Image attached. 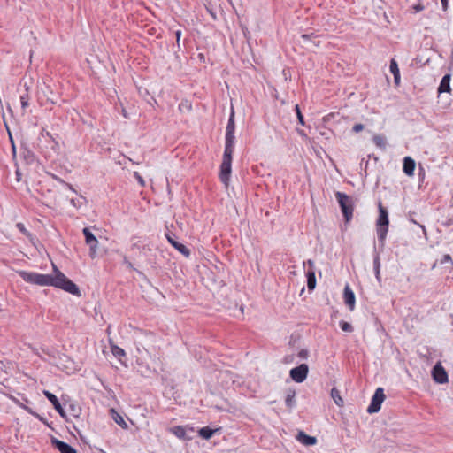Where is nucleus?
Returning <instances> with one entry per match:
<instances>
[{
    "label": "nucleus",
    "mask_w": 453,
    "mask_h": 453,
    "mask_svg": "<svg viewBox=\"0 0 453 453\" xmlns=\"http://www.w3.org/2000/svg\"><path fill=\"white\" fill-rule=\"evenodd\" d=\"M53 273L42 274L32 272L19 271V275L28 283L35 284L38 286H51L60 288L73 296H80L81 291L79 287L69 280L52 262Z\"/></svg>",
    "instance_id": "obj_1"
},
{
    "label": "nucleus",
    "mask_w": 453,
    "mask_h": 453,
    "mask_svg": "<svg viewBox=\"0 0 453 453\" xmlns=\"http://www.w3.org/2000/svg\"><path fill=\"white\" fill-rule=\"evenodd\" d=\"M334 196L339 203L345 222L349 223L353 218L356 199L341 191H336Z\"/></svg>",
    "instance_id": "obj_2"
},
{
    "label": "nucleus",
    "mask_w": 453,
    "mask_h": 453,
    "mask_svg": "<svg viewBox=\"0 0 453 453\" xmlns=\"http://www.w3.org/2000/svg\"><path fill=\"white\" fill-rule=\"evenodd\" d=\"M378 207L379 217L376 221V230L379 241L383 242L388 231V210L381 204L380 202L379 203Z\"/></svg>",
    "instance_id": "obj_3"
},
{
    "label": "nucleus",
    "mask_w": 453,
    "mask_h": 453,
    "mask_svg": "<svg viewBox=\"0 0 453 453\" xmlns=\"http://www.w3.org/2000/svg\"><path fill=\"white\" fill-rule=\"evenodd\" d=\"M234 148H225L223 154V160L220 165V173L219 178L220 180L227 186L228 181L230 180V175L232 172V160H233V153Z\"/></svg>",
    "instance_id": "obj_4"
},
{
    "label": "nucleus",
    "mask_w": 453,
    "mask_h": 453,
    "mask_svg": "<svg viewBox=\"0 0 453 453\" xmlns=\"http://www.w3.org/2000/svg\"><path fill=\"white\" fill-rule=\"evenodd\" d=\"M234 110H231V113L228 119V122L226 128V136H225V148H234Z\"/></svg>",
    "instance_id": "obj_5"
},
{
    "label": "nucleus",
    "mask_w": 453,
    "mask_h": 453,
    "mask_svg": "<svg viewBox=\"0 0 453 453\" xmlns=\"http://www.w3.org/2000/svg\"><path fill=\"white\" fill-rule=\"evenodd\" d=\"M385 399V394L382 388H378L372 398L371 403L367 408V412L370 414L376 413L380 410L381 403Z\"/></svg>",
    "instance_id": "obj_6"
},
{
    "label": "nucleus",
    "mask_w": 453,
    "mask_h": 453,
    "mask_svg": "<svg viewBox=\"0 0 453 453\" xmlns=\"http://www.w3.org/2000/svg\"><path fill=\"white\" fill-rule=\"evenodd\" d=\"M303 268L307 277V287L310 291L316 288V276L314 269V262L311 259H308L303 262Z\"/></svg>",
    "instance_id": "obj_7"
},
{
    "label": "nucleus",
    "mask_w": 453,
    "mask_h": 453,
    "mask_svg": "<svg viewBox=\"0 0 453 453\" xmlns=\"http://www.w3.org/2000/svg\"><path fill=\"white\" fill-rule=\"evenodd\" d=\"M308 372V365L306 364H301L300 365L291 369L289 374L294 381L302 383L306 380Z\"/></svg>",
    "instance_id": "obj_8"
},
{
    "label": "nucleus",
    "mask_w": 453,
    "mask_h": 453,
    "mask_svg": "<svg viewBox=\"0 0 453 453\" xmlns=\"http://www.w3.org/2000/svg\"><path fill=\"white\" fill-rule=\"evenodd\" d=\"M43 395L51 403V404L53 405L54 409L58 412V414L62 418H66V412L64 410V408L62 407L61 403H59L58 397L54 394L50 393L48 390H44L43 391Z\"/></svg>",
    "instance_id": "obj_9"
},
{
    "label": "nucleus",
    "mask_w": 453,
    "mask_h": 453,
    "mask_svg": "<svg viewBox=\"0 0 453 453\" xmlns=\"http://www.w3.org/2000/svg\"><path fill=\"white\" fill-rule=\"evenodd\" d=\"M432 376L437 383L443 384L448 381V374L440 364L434 366Z\"/></svg>",
    "instance_id": "obj_10"
},
{
    "label": "nucleus",
    "mask_w": 453,
    "mask_h": 453,
    "mask_svg": "<svg viewBox=\"0 0 453 453\" xmlns=\"http://www.w3.org/2000/svg\"><path fill=\"white\" fill-rule=\"evenodd\" d=\"M51 444L56 448L60 453H78L77 450L69 445L68 443L62 441L57 438H51Z\"/></svg>",
    "instance_id": "obj_11"
},
{
    "label": "nucleus",
    "mask_w": 453,
    "mask_h": 453,
    "mask_svg": "<svg viewBox=\"0 0 453 453\" xmlns=\"http://www.w3.org/2000/svg\"><path fill=\"white\" fill-rule=\"evenodd\" d=\"M165 237L167 238L168 242L181 254L183 255H188V250L186 248V246L180 242H178L177 237L174 234L171 232H167L165 234Z\"/></svg>",
    "instance_id": "obj_12"
},
{
    "label": "nucleus",
    "mask_w": 453,
    "mask_h": 453,
    "mask_svg": "<svg viewBox=\"0 0 453 453\" xmlns=\"http://www.w3.org/2000/svg\"><path fill=\"white\" fill-rule=\"evenodd\" d=\"M343 298L345 304L350 311H353L355 308L356 298L354 292L348 284L344 287Z\"/></svg>",
    "instance_id": "obj_13"
},
{
    "label": "nucleus",
    "mask_w": 453,
    "mask_h": 453,
    "mask_svg": "<svg viewBox=\"0 0 453 453\" xmlns=\"http://www.w3.org/2000/svg\"><path fill=\"white\" fill-rule=\"evenodd\" d=\"M83 234L85 236L86 243L88 245H89L91 252L95 253L96 247L97 245L96 238L95 237V235L91 233V231L88 227H85L83 229Z\"/></svg>",
    "instance_id": "obj_14"
},
{
    "label": "nucleus",
    "mask_w": 453,
    "mask_h": 453,
    "mask_svg": "<svg viewBox=\"0 0 453 453\" xmlns=\"http://www.w3.org/2000/svg\"><path fill=\"white\" fill-rule=\"evenodd\" d=\"M296 440L305 446H312L317 442V439L314 436H310L304 432L300 431L296 435Z\"/></svg>",
    "instance_id": "obj_15"
},
{
    "label": "nucleus",
    "mask_w": 453,
    "mask_h": 453,
    "mask_svg": "<svg viewBox=\"0 0 453 453\" xmlns=\"http://www.w3.org/2000/svg\"><path fill=\"white\" fill-rule=\"evenodd\" d=\"M415 161L411 157L403 158V171L408 176H412L415 170Z\"/></svg>",
    "instance_id": "obj_16"
},
{
    "label": "nucleus",
    "mask_w": 453,
    "mask_h": 453,
    "mask_svg": "<svg viewBox=\"0 0 453 453\" xmlns=\"http://www.w3.org/2000/svg\"><path fill=\"white\" fill-rule=\"evenodd\" d=\"M437 91H438V94H441L444 92H450V75L449 74H446L442 77Z\"/></svg>",
    "instance_id": "obj_17"
},
{
    "label": "nucleus",
    "mask_w": 453,
    "mask_h": 453,
    "mask_svg": "<svg viewBox=\"0 0 453 453\" xmlns=\"http://www.w3.org/2000/svg\"><path fill=\"white\" fill-rule=\"evenodd\" d=\"M389 69H390V72L392 73V74L394 75V81H395V85H399L400 71L398 68L397 62L394 58H392L390 61Z\"/></svg>",
    "instance_id": "obj_18"
},
{
    "label": "nucleus",
    "mask_w": 453,
    "mask_h": 453,
    "mask_svg": "<svg viewBox=\"0 0 453 453\" xmlns=\"http://www.w3.org/2000/svg\"><path fill=\"white\" fill-rule=\"evenodd\" d=\"M285 403L286 406L290 409L296 406V391L294 389H288L285 397Z\"/></svg>",
    "instance_id": "obj_19"
},
{
    "label": "nucleus",
    "mask_w": 453,
    "mask_h": 453,
    "mask_svg": "<svg viewBox=\"0 0 453 453\" xmlns=\"http://www.w3.org/2000/svg\"><path fill=\"white\" fill-rule=\"evenodd\" d=\"M372 141L378 148H380L381 150L386 149L387 140H386L385 136H383L381 134H376L373 136Z\"/></svg>",
    "instance_id": "obj_20"
},
{
    "label": "nucleus",
    "mask_w": 453,
    "mask_h": 453,
    "mask_svg": "<svg viewBox=\"0 0 453 453\" xmlns=\"http://www.w3.org/2000/svg\"><path fill=\"white\" fill-rule=\"evenodd\" d=\"M331 397L333 398L334 403L337 406H342L344 402L342 398L341 397L340 391L336 388H333L331 389Z\"/></svg>",
    "instance_id": "obj_21"
},
{
    "label": "nucleus",
    "mask_w": 453,
    "mask_h": 453,
    "mask_svg": "<svg viewBox=\"0 0 453 453\" xmlns=\"http://www.w3.org/2000/svg\"><path fill=\"white\" fill-rule=\"evenodd\" d=\"M215 430L210 428L209 426H204L199 429L198 434L199 435L205 440H209L212 437L214 434Z\"/></svg>",
    "instance_id": "obj_22"
},
{
    "label": "nucleus",
    "mask_w": 453,
    "mask_h": 453,
    "mask_svg": "<svg viewBox=\"0 0 453 453\" xmlns=\"http://www.w3.org/2000/svg\"><path fill=\"white\" fill-rule=\"evenodd\" d=\"M111 411L112 413V418L114 419V421L121 427L127 428V425L125 422L124 418L114 409H111Z\"/></svg>",
    "instance_id": "obj_23"
},
{
    "label": "nucleus",
    "mask_w": 453,
    "mask_h": 453,
    "mask_svg": "<svg viewBox=\"0 0 453 453\" xmlns=\"http://www.w3.org/2000/svg\"><path fill=\"white\" fill-rule=\"evenodd\" d=\"M172 433L180 439L186 438V430L183 426H177L171 429Z\"/></svg>",
    "instance_id": "obj_24"
},
{
    "label": "nucleus",
    "mask_w": 453,
    "mask_h": 453,
    "mask_svg": "<svg viewBox=\"0 0 453 453\" xmlns=\"http://www.w3.org/2000/svg\"><path fill=\"white\" fill-rule=\"evenodd\" d=\"M68 411L70 415L73 418H79L81 415V408L73 403H70L68 405Z\"/></svg>",
    "instance_id": "obj_25"
},
{
    "label": "nucleus",
    "mask_w": 453,
    "mask_h": 453,
    "mask_svg": "<svg viewBox=\"0 0 453 453\" xmlns=\"http://www.w3.org/2000/svg\"><path fill=\"white\" fill-rule=\"evenodd\" d=\"M111 353L113 354L114 357H118L120 359L121 357H124L125 356V351L123 349L119 348V346L117 345H113L111 344Z\"/></svg>",
    "instance_id": "obj_26"
},
{
    "label": "nucleus",
    "mask_w": 453,
    "mask_h": 453,
    "mask_svg": "<svg viewBox=\"0 0 453 453\" xmlns=\"http://www.w3.org/2000/svg\"><path fill=\"white\" fill-rule=\"evenodd\" d=\"M380 257H375V258L373 260V270H374V273H375V276H376V279L378 280V281H380Z\"/></svg>",
    "instance_id": "obj_27"
},
{
    "label": "nucleus",
    "mask_w": 453,
    "mask_h": 453,
    "mask_svg": "<svg viewBox=\"0 0 453 453\" xmlns=\"http://www.w3.org/2000/svg\"><path fill=\"white\" fill-rule=\"evenodd\" d=\"M295 111H296V117H297V119H298V123L302 126H304L305 125V122H304V118L301 112V110L299 108V105L296 104L295 106Z\"/></svg>",
    "instance_id": "obj_28"
},
{
    "label": "nucleus",
    "mask_w": 453,
    "mask_h": 453,
    "mask_svg": "<svg viewBox=\"0 0 453 453\" xmlns=\"http://www.w3.org/2000/svg\"><path fill=\"white\" fill-rule=\"evenodd\" d=\"M340 326H341L342 330L344 332H352L353 331V326L346 321H341Z\"/></svg>",
    "instance_id": "obj_29"
},
{
    "label": "nucleus",
    "mask_w": 453,
    "mask_h": 453,
    "mask_svg": "<svg viewBox=\"0 0 453 453\" xmlns=\"http://www.w3.org/2000/svg\"><path fill=\"white\" fill-rule=\"evenodd\" d=\"M50 96H47L46 102L50 103L51 104H56L58 102V96L54 94L51 90H50Z\"/></svg>",
    "instance_id": "obj_30"
},
{
    "label": "nucleus",
    "mask_w": 453,
    "mask_h": 453,
    "mask_svg": "<svg viewBox=\"0 0 453 453\" xmlns=\"http://www.w3.org/2000/svg\"><path fill=\"white\" fill-rule=\"evenodd\" d=\"M81 200H85V198L83 196H81L79 199L72 198L70 203L73 207L80 208L82 205Z\"/></svg>",
    "instance_id": "obj_31"
},
{
    "label": "nucleus",
    "mask_w": 453,
    "mask_h": 453,
    "mask_svg": "<svg viewBox=\"0 0 453 453\" xmlns=\"http://www.w3.org/2000/svg\"><path fill=\"white\" fill-rule=\"evenodd\" d=\"M23 156L28 163H32L35 160V155L30 150H26Z\"/></svg>",
    "instance_id": "obj_32"
},
{
    "label": "nucleus",
    "mask_w": 453,
    "mask_h": 453,
    "mask_svg": "<svg viewBox=\"0 0 453 453\" xmlns=\"http://www.w3.org/2000/svg\"><path fill=\"white\" fill-rule=\"evenodd\" d=\"M16 227L19 230L20 233H22L26 236H29L30 234L27 230L25 225L23 223H17Z\"/></svg>",
    "instance_id": "obj_33"
},
{
    "label": "nucleus",
    "mask_w": 453,
    "mask_h": 453,
    "mask_svg": "<svg viewBox=\"0 0 453 453\" xmlns=\"http://www.w3.org/2000/svg\"><path fill=\"white\" fill-rule=\"evenodd\" d=\"M124 265H126V267H127V268H129V269L134 270V271H136L139 274H142V273H141L139 270H137L136 268L133 267V264H132V262L128 261V260L127 259V257H125V258H124Z\"/></svg>",
    "instance_id": "obj_34"
},
{
    "label": "nucleus",
    "mask_w": 453,
    "mask_h": 453,
    "mask_svg": "<svg viewBox=\"0 0 453 453\" xmlns=\"http://www.w3.org/2000/svg\"><path fill=\"white\" fill-rule=\"evenodd\" d=\"M20 104L21 107L23 109L27 108L28 106V97L27 96H20Z\"/></svg>",
    "instance_id": "obj_35"
},
{
    "label": "nucleus",
    "mask_w": 453,
    "mask_h": 453,
    "mask_svg": "<svg viewBox=\"0 0 453 453\" xmlns=\"http://www.w3.org/2000/svg\"><path fill=\"white\" fill-rule=\"evenodd\" d=\"M424 8H425V6L421 3H418L412 6V10H413L412 12H414V13L419 12L423 11Z\"/></svg>",
    "instance_id": "obj_36"
},
{
    "label": "nucleus",
    "mask_w": 453,
    "mask_h": 453,
    "mask_svg": "<svg viewBox=\"0 0 453 453\" xmlns=\"http://www.w3.org/2000/svg\"><path fill=\"white\" fill-rule=\"evenodd\" d=\"M365 128L364 125L361 124V123H358V124H355L352 127V131L354 133H358L360 131H362L363 129Z\"/></svg>",
    "instance_id": "obj_37"
},
{
    "label": "nucleus",
    "mask_w": 453,
    "mask_h": 453,
    "mask_svg": "<svg viewBox=\"0 0 453 453\" xmlns=\"http://www.w3.org/2000/svg\"><path fill=\"white\" fill-rule=\"evenodd\" d=\"M309 356V351L307 349H301L298 352V357L302 359H306Z\"/></svg>",
    "instance_id": "obj_38"
},
{
    "label": "nucleus",
    "mask_w": 453,
    "mask_h": 453,
    "mask_svg": "<svg viewBox=\"0 0 453 453\" xmlns=\"http://www.w3.org/2000/svg\"><path fill=\"white\" fill-rule=\"evenodd\" d=\"M134 176L136 177L138 182L142 185V186H144L145 185V182L143 180V179L142 178V176L138 173H134Z\"/></svg>",
    "instance_id": "obj_39"
},
{
    "label": "nucleus",
    "mask_w": 453,
    "mask_h": 453,
    "mask_svg": "<svg viewBox=\"0 0 453 453\" xmlns=\"http://www.w3.org/2000/svg\"><path fill=\"white\" fill-rule=\"evenodd\" d=\"M440 263L442 264V265L446 264V263H451L452 264L451 257H443Z\"/></svg>",
    "instance_id": "obj_40"
},
{
    "label": "nucleus",
    "mask_w": 453,
    "mask_h": 453,
    "mask_svg": "<svg viewBox=\"0 0 453 453\" xmlns=\"http://www.w3.org/2000/svg\"><path fill=\"white\" fill-rule=\"evenodd\" d=\"M443 11H447L449 7V0H441Z\"/></svg>",
    "instance_id": "obj_41"
},
{
    "label": "nucleus",
    "mask_w": 453,
    "mask_h": 453,
    "mask_svg": "<svg viewBox=\"0 0 453 453\" xmlns=\"http://www.w3.org/2000/svg\"><path fill=\"white\" fill-rule=\"evenodd\" d=\"M175 36H176V42H177V43H179L180 36H181V31L180 30L175 31Z\"/></svg>",
    "instance_id": "obj_42"
},
{
    "label": "nucleus",
    "mask_w": 453,
    "mask_h": 453,
    "mask_svg": "<svg viewBox=\"0 0 453 453\" xmlns=\"http://www.w3.org/2000/svg\"><path fill=\"white\" fill-rule=\"evenodd\" d=\"M64 185L70 190H72L73 192L76 193V190L73 188V186L67 182H64Z\"/></svg>",
    "instance_id": "obj_43"
},
{
    "label": "nucleus",
    "mask_w": 453,
    "mask_h": 453,
    "mask_svg": "<svg viewBox=\"0 0 453 453\" xmlns=\"http://www.w3.org/2000/svg\"><path fill=\"white\" fill-rule=\"evenodd\" d=\"M302 38H303L304 41H306V40H308V39L310 38V35H302Z\"/></svg>",
    "instance_id": "obj_44"
},
{
    "label": "nucleus",
    "mask_w": 453,
    "mask_h": 453,
    "mask_svg": "<svg viewBox=\"0 0 453 453\" xmlns=\"http://www.w3.org/2000/svg\"><path fill=\"white\" fill-rule=\"evenodd\" d=\"M11 141H12V150H13V153L15 154V146H14V143H13V141H12V138H11Z\"/></svg>",
    "instance_id": "obj_45"
},
{
    "label": "nucleus",
    "mask_w": 453,
    "mask_h": 453,
    "mask_svg": "<svg viewBox=\"0 0 453 453\" xmlns=\"http://www.w3.org/2000/svg\"><path fill=\"white\" fill-rule=\"evenodd\" d=\"M16 174H17V180H19L20 173H19V171L16 172Z\"/></svg>",
    "instance_id": "obj_46"
},
{
    "label": "nucleus",
    "mask_w": 453,
    "mask_h": 453,
    "mask_svg": "<svg viewBox=\"0 0 453 453\" xmlns=\"http://www.w3.org/2000/svg\"><path fill=\"white\" fill-rule=\"evenodd\" d=\"M211 15L213 17V19H216V15L214 12H212L211 11L210 12Z\"/></svg>",
    "instance_id": "obj_47"
},
{
    "label": "nucleus",
    "mask_w": 453,
    "mask_h": 453,
    "mask_svg": "<svg viewBox=\"0 0 453 453\" xmlns=\"http://www.w3.org/2000/svg\"><path fill=\"white\" fill-rule=\"evenodd\" d=\"M299 134L304 135V133L303 131H299Z\"/></svg>",
    "instance_id": "obj_48"
}]
</instances>
